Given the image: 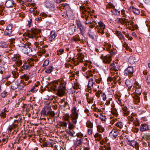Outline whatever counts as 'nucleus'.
I'll use <instances>...</instances> for the list:
<instances>
[{"mask_svg": "<svg viewBox=\"0 0 150 150\" xmlns=\"http://www.w3.org/2000/svg\"><path fill=\"white\" fill-rule=\"evenodd\" d=\"M86 125L87 127L89 128H92L93 127V123L90 120L88 121L86 123Z\"/></svg>", "mask_w": 150, "mask_h": 150, "instance_id": "39", "label": "nucleus"}, {"mask_svg": "<svg viewBox=\"0 0 150 150\" xmlns=\"http://www.w3.org/2000/svg\"><path fill=\"white\" fill-rule=\"evenodd\" d=\"M24 82V81L21 80L20 83L17 84V86L19 89H22L25 86V84L23 83Z\"/></svg>", "mask_w": 150, "mask_h": 150, "instance_id": "26", "label": "nucleus"}, {"mask_svg": "<svg viewBox=\"0 0 150 150\" xmlns=\"http://www.w3.org/2000/svg\"><path fill=\"white\" fill-rule=\"evenodd\" d=\"M32 66V64L30 65H25L24 64L23 66L22 67V69H24L25 70H28L30 69V67Z\"/></svg>", "mask_w": 150, "mask_h": 150, "instance_id": "42", "label": "nucleus"}, {"mask_svg": "<svg viewBox=\"0 0 150 150\" xmlns=\"http://www.w3.org/2000/svg\"><path fill=\"white\" fill-rule=\"evenodd\" d=\"M94 83V81L93 78L89 80L88 85V87L89 89H91L93 87Z\"/></svg>", "mask_w": 150, "mask_h": 150, "instance_id": "24", "label": "nucleus"}, {"mask_svg": "<svg viewBox=\"0 0 150 150\" xmlns=\"http://www.w3.org/2000/svg\"><path fill=\"white\" fill-rule=\"evenodd\" d=\"M53 69V68L52 66H49L45 71V72L47 74L50 73Z\"/></svg>", "mask_w": 150, "mask_h": 150, "instance_id": "35", "label": "nucleus"}, {"mask_svg": "<svg viewBox=\"0 0 150 150\" xmlns=\"http://www.w3.org/2000/svg\"><path fill=\"white\" fill-rule=\"evenodd\" d=\"M11 87L12 89L13 90L16 89L18 87V86H17V84L16 85V83L14 84L13 83H12L11 84Z\"/></svg>", "mask_w": 150, "mask_h": 150, "instance_id": "51", "label": "nucleus"}, {"mask_svg": "<svg viewBox=\"0 0 150 150\" xmlns=\"http://www.w3.org/2000/svg\"><path fill=\"white\" fill-rule=\"evenodd\" d=\"M41 115L42 116L44 117L46 115V110L43 109L41 111Z\"/></svg>", "mask_w": 150, "mask_h": 150, "instance_id": "48", "label": "nucleus"}, {"mask_svg": "<svg viewBox=\"0 0 150 150\" xmlns=\"http://www.w3.org/2000/svg\"><path fill=\"white\" fill-rule=\"evenodd\" d=\"M16 64L17 65V66H19L22 64V61L21 60L18 59L17 61L16 62Z\"/></svg>", "mask_w": 150, "mask_h": 150, "instance_id": "52", "label": "nucleus"}, {"mask_svg": "<svg viewBox=\"0 0 150 150\" xmlns=\"http://www.w3.org/2000/svg\"><path fill=\"white\" fill-rule=\"evenodd\" d=\"M122 110L123 111L124 114L126 115H127L129 114V112L128 111V109L126 107H124L122 108Z\"/></svg>", "mask_w": 150, "mask_h": 150, "instance_id": "36", "label": "nucleus"}, {"mask_svg": "<svg viewBox=\"0 0 150 150\" xmlns=\"http://www.w3.org/2000/svg\"><path fill=\"white\" fill-rule=\"evenodd\" d=\"M72 114L70 115V120L72 122L69 121V128L70 130H72V129L74 127V124L75 123V106H73L71 110Z\"/></svg>", "mask_w": 150, "mask_h": 150, "instance_id": "4", "label": "nucleus"}, {"mask_svg": "<svg viewBox=\"0 0 150 150\" xmlns=\"http://www.w3.org/2000/svg\"><path fill=\"white\" fill-rule=\"evenodd\" d=\"M35 20L38 22L42 20V18L40 16H38L37 17H35Z\"/></svg>", "mask_w": 150, "mask_h": 150, "instance_id": "60", "label": "nucleus"}, {"mask_svg": "<svg viewBox=\"0 0 150 150\" xmlns=\"http://www.w3.org/2000/svg\"><path fill=\"white\" fill-rule=\"evenodd\" d=\"M69 33L70 35L73 34L75 32V27L73 26H71L69 28Z\"/></svg>", "mask_w": 150, "mask_h": 150, "instance_id": "38", "label": "nucleus"}, {"mask_svg": "<svg viewBox=\"0 0 150 150\" xmlns=\"http://www.w3.org/2000/svg\"><path fill=\"white\" fill-rule=\"evenodd\" d=\"M135 94V96L134 97H133V99H134V100L135 102H136V103H139L140 102V97L139 96L135 95V94H136L135 93H134Z\"/></svg>", "mask_w": 150, "mask_h": 150, "instance_id": "37", "label": "nucleus"}, {"mask_svg": "<svg viewBox=\"0 0 150 150\" xmlns=\"http://www.w3.org/2000/svg\"><path fill=\"white\" fill-rule=\"evenodd\" d=\"M97 131L100 132L102 133L104 131V127L100 125H98L97 126Z\"/></svg>", "mask_w": 150, "mask_h": 150, "instance_id": "34", "label": "nucleus"}, {"mask_svg": "<svg viewBox=\"0 0 150 150\" xmlns=\"http://www.w3.org/2000/svg\"><path fill=\"white\" fill-rule=\"evenodd\" d=\"M130 8L132 10L134 14L137 15H139L140 13V11L139 9L135 8L133 6H131Z\"/></svg>", "mask_w": 150, "mask_h": 150, "instance_id": "25", "label": "nucleus"}, {"mask_svg": "<svg viewBox=\"0 0 150 150\" xmlns=\"http://www.w3.org/2000/svg\"><path fill=\"white\" fill-rule=\"evenodd\" d=\"M123 124L122 122H118L115 124V126L120 129L122 128L123 127Z\"/></svg>", "mask_w": 150, "mask_h": 150, "instance_id": "40", "label": "nucleus"}, {"mask_svg": "<svg viewBox=\"0 0 150 150\" xmlns=\"http://www.w3.org/2000/svg\"><path fill=\"white\" fill-rule=\"evenodd\" d=\"M41 30L36 28H32L27 33V35L29 38H37V34H39Z\"/></svg>", "mask_w": 150, "mask_h": 150, "instance_id": "3", "label": "nucleus"}, {"mask_svg": "<svg viewBox=\"0 0 150 150\" xmlns=\"http://www.w3.org/2000/svg\"><path fill=\"white\" fill-rule=\"evenodd\" d=\"M94 137L96 140L99 141L102 138L101 134L97 132L95 134Z\"/></svg>", "mask_w": 150, "mask_h": 150, "instance_id": "30", "label": "nucleus"}, {"mask_svg": "<svg viewBox=\"0 0 150 150\" xmlns=\"http://www.w3.org/2000/svg\"><path fill=\"white\" fill-rule=\"evenodd\" d=\"M48 84L52 89L57 91L58 95L59 96H63L66 90V82L63 81H54L49 83Z\"/></svg>", "mask_w": 150, "mask_h": 150, "instance_id": "1", "label": "nucleus"}, {"mask_svg": "<svg viewBox=\"0 0 150 150\" xmlns=\"http://www.w3.org/2000/svg\"><path fill=\"white\" fill-rule=\"evenodd\" d=\"M70 79L71 81V83L73 84V88L75 89V82L74 80L75 78V74L73 72H71L70 73Z\"/></svg>", "mask_w": 150, "mask_h": 150, "instance_id": "21", "label": "nucleus"}, {"mask_svg": "<svg viewBox=\"0 0 150 150\" xmlns=\"http://www.w3.org/2000/svg\"><path fill=\"white\" fill-rule=\"evenodd\" d=\"M102 92L100 90H99L96 93V95L98 97H100V94L101 95Z\"/></svg>", "mask_w": 150, "mask_h": 150, "instance_id": "50", "label": "nucleus"}, {"mask_svg": "<svg viewBox=\"0 0 150 150\" xmlns=\"http://www.w3.org/2000/svg\"><path fill=\"white\" fill-rule=\"evenodd\" d=\"M5 70V69L4 66L2 64H0V73L2 74Z\"/></svg>", "mask_w": 150, "mask_h": 150, "instance_id": "45", "label": "nucleus"}, {"mask_svg": "<svg viewBox=\"0 0 150 150\" xmlns=\"http://www.w3.org/2000/svg\"><path fill=\"white\" fill-rule=\"evenodd\" d=\"M67 133L70 136L72 137H74L75 136L74 135V133L75 132L73 130H70L69 131H68Z\"/></svg>", "mask_w": 150, "mask_h": 150, "instance_id": "44", "label": "nucleus"}, {"mask_svg": "<svg viewBox=\"0 0 150 150\" xmlns=\"http://www.w3.org/2000/svg\"><path fill=\"white\" fill-rule=\"evenodd\" d=\"M134 72V69L131 66H129L127 68L124 72V74L125 75L133 74Z\"/></svg>", "mask_w": 150, "mask_h": 150, "instance_id": "13", "label": "nucleus"}, {"mask_svg": "<svg viewBox=\"0 0 150 150\" xmlns=\"http://www.w3.org/2000/svg\"><path fill=\"white\" fill-rule=\"evenodd\" d=\"M135 114L132 113L128 116L127 119L129 121L132 122L135 119L136 120L134 121L133 123L135 124L137 126H139L140 125L139 121L137 118H135Z\"/></svg>", "mask_w": 150, "mask_h": 150, "instance_id": "10", "label": "nucleus"}, {"mask_svg": "<svg viewBox=\"0 0 150 150\" xmlns=\"http://www.w3.org/2000/svg\"><path fill=\"white\" fill-rule=\"evenodd\" d=\"M100 118L101 120L103 121H105L106 119V117L105 115L103 116V115L102 114H100Z\"/></svg>", "mask_w": 150, "mask_h": 150, "instance_id": "54", "label": "nucleus"}, {"mask_svg": "<svg viewBox=\"0 0 150 150\" xmlns=\"http://www.w3.org/2000/svg\"><path fill=\"white\" fill-rule=\"evenodd\" d=\"M143 137L144 139L146 140H150V133L145 134Z\"/></svg>", "mask_w": 150, "mask_h": 150, "instance_id": "41", "label": "nucleus"}, {"mask_svg": "<svg viewBox=\"0 0 150 150\" xmlns=\"http://www.w3.org/2000/svg\"><path fill=\"white\" fill-rule=\"evenodd\" d=\"M16 5L13 0H7L5 3L6 6L7 8H11Z\"/></svg>", "mask_w": 150, "mask_h": 150, "instance_id": "16", "label": "nucleus"}, {"mask_svg": "<svg viewBox=\"0 0 150 150\" xmlns=\"http://www.w3.org/2000/svg\"><path fill=\"white\" fill-rule=\"evenodd\" d=\"M57 35V34L55 33L54 31H52L50 33V37H51L49 38V39L50 40H52L55 38Z\"/></svg>", "mask_w": 150, "mask_h": 150, "instance_id": "32", "label": "nucleus"}, {"mask_svg": "<svg viewBox=\"0 0 150 150\" xmlns=\"http://www.w3.org/2000/svg\"><path fill=\"white\" fill-rule=\"evenodd\" d=\"M80 9L82 13L81 16V17L82 18H84L86 21H87V20L88 19V14L91 13V11H87V10L86 9L85 7L84 6H80Z\"/></svg>", "mask_w": 150, "mask_h": 150, "instance_id": "7", "label": "nucleus"}, {"mask_svg": "<svg viewBox=\"0 0 150 150\" xmlns=\"http://www.w3.org/2000/svg\"><path fill=\"white\" fill-rule=\"evenodd\" d=\"M33 50L30 46L27 45L23 49H22V52L25 54H30L32 52Z\"/></svg>", "mask_w": 150, "mask_h": 150, "instance_id": "12", "label": "nucleus"}, {"mask_svg": "<svg viewBox=\"0 0 150 150\" xmlns=\"http://www.w3.org/2000/svg\"><path fill=\"white\" fill-rule=\"evenodd\" d=\"M77 55L76 56L78 60L76 61V66L78 65L79 64V62H82L83 61V59L84 58V56L82 54V53H78L77 54Z\"/></svg>", "mask_w": 150, "mask_h": 150, "instance_id": "14", "label": "nucleus"}, {"mask_svg": "<svg viewBox=\"0 0 150 150\" xmlns=\"http://www.w3.org/2000/svg\"><path fill=\"white\" fill-rule=\"evenodd\" d=\"M106 7L107 8L109 9L111 8H114L115 7V6L113 5L112 3H109L106 5Z\"/></svg>", "mask_w": 150, "mask_h": 150, "instance_id": "47", "label": "nucleus"}, {"mask_svg": "<svg viewBox=\"0 0 150 150\" xmlns=\"http://www.w3.org/2000/svg\"><path fill=\"white\" fill-rule=\"evenodd\" d=\"M76 23L77 25V28H79L80 31V32L82 33L84 27L83 25L82 24L81 22L79 20H77Z\"/></svg>", "mask_w": 150, "mask_h": 150, "instance_id": "22", "label": "nucleus"}, {"mask_svg": "<svg viewBox=\"0 0 150 150\" xmlns=\"http://www.w3.org/2000/svg\"><path fill=\"white\" fill-rule=\"evenodd\" d=\"M111 113L113 115L116 117H117L118 115L117 110L116 108H115L111 109Z\"/></svg>", "mask_w": 150, "mask_h": 150, "instance_id": "31", "label": "nucleus"}, {"mask_svg": "<svg viewBox=\"0 0 150 150\" xmlns=\"http://www.w3.org/2000/svg\"><path fill=\"white\" fill-rule=\"evenodd\" d=\"M76 140V145L77 146H79L81 143V139L80 138L79 139H77Z\"/></svg>", "mask_w": 150, "mask_h": 150, "instance_id": "49", "label": "nucleus"}, {"mask_svg": "<svg viewBox=\"0 0 150 150\" xmlns=\"http://www.w3.org/2000/svg\"><path fill=\"white\" fill-rule=\"evenodd\" d=\"M112 99V98H109L107 100L105 104L107 105H109L110 104V101Z\"/></svg>", "mask_w": 150, "mask_h": 150, "instance_id": "62", "label": "nucleus"}, {"mask_svg": "<svg viewBox=\"0 0 150 150\" xmlns=\"http://www.w3.org/2000/svg\"><path fill=\"white\" fill-rule=\"evenodd\" d=\"M79 71H76V75L78 76V78L77 79H76V89H79L78 91L76 92V93H81V90L80 88V86L79 85V80H80V78L79 77Z\"/></svg>", "mask_w": 150, "mask_h": 150, "instance_id": "11", "label": "nucleus"}, {"mask_svg": "<svg viewBox=\"0 0 150 150\" xmlns=\"http://www.w3.org/2000/svg\"><path fill=\"white\" fill-rule=\"evenodd\" d=\"M98 25L96 26L95 28L97 29V32L98 33H100L101 34H103L104 33V30L105 29V24L102 21H100L98 22Z\"/></svg>", "mask_w": 150, "mask_h": 150, "instance_id": "6", "label": "nucleus"}, {"mask_svg": "<svg viewBox=\"0 0 150 150\" xmlns=\"http://www.w3.org/2000/svg\"><path fill=\"white\" fill-rule=\"evenodd\" d=\"M42 145L43 147H53V144H52L49 142L46 141L44 142L42 144Z\"/></svg>", "mask_w": 150, "mask_h": 150, "instance_id": "27", "label": "nucleus"}, {"mask_svg": "<svg viewBox=\"0 0 150 150\" xmlns=\"http://www.w3.org/2000/svg\"><path fill=\"white\" fill-rule=\"evenodd\" d=\"M116 21L118 23H120L122 24H124L125 23V18H117L116 19Z\"/></svg>", "mask_w": 150, "mask_h": 150, "instance_id": "29", "label": "nucleus"}, {"mask_svg": "<svg viewBox=\"0 0 150 150\" xmlns=\"http://www.w3.org/2000/svg\"><path fill=\"white\" fill-rule=\"evenodd\" d=\"M76 136L79 138V139H81L82 137H83V134H82L80 132H78L76 133Z\"/></svg>", "mask_w": 150, "mask_h": 150, "instance_id": "58", "label": "nucleus"}, {"mask_svg": "<svg viewBox=\"0 0 150 150\" xmlns=\"http://www.w3.org/2000/svg\"><path fill=\"white\" fill-rule=\"evenodd\" d=\"M104 146L105 148V150H110L111 149V148L109 146L105 145Z\"/></svg>", "mask_w": 150, "mask_h": 150, "instance_id": "64", "label": "nucleus"}, {"mask_svg": "<svg viewBox=\"0 0 150 150\" xmlns=\"http://www.w3.org/2000/svg\"><path fill=\"white\" fill-rule=\"evenodd\" d=\"M125 84L128 87V90L129 91L130 93L132 94V93H135L138 95L141 94L142 92V89L141 86L139 84L138 82H135L134 84V81L132 79H127L125 82Z\"/></svg>", "mask_w": 150, "mask_h": 150, "instance_id": "2", "label": "nucleus"}, {"mask_svg": "<svg viewBox=\"0 0 150 150\" xmlns=\"http://www.w3.org/2000/svg\"><path fill=\"white\" fill-rule=\"evenodd\" d=\"M49 63L50 61L48 59H46L44 61L42 66L44 67V69H46L45 67L49 65Z\"/></svg>", "mask_w": 150, "mask_h": 150, "instance_id": "43", "label": "nucleus"}, {"mask_svg": "<svg viewBox=\"0 0 150 150\" xmlns=\"http://www.w3.org/2000/svg\"><path fill=\"white\" fill-rule=\"evenodd\" d=\"M109 69L111 71H114L116 72V75L115 76H118V73L117 71L120 68V67L118 64L117 62H113L112 63L108 65Z\"/></svg>", "mask_w": 150, "mask_h": 150, "instance_id": "5", "label": "nucleus"}, {"mask_svg": "<svg viewBox=\"0 0 150 150\" xmlns=\"http://www.w3.org/2000/svg\"><path fill=\"white\" fill-rule=\"evenodd\" d=\"M119 133L118 131L116 129H113L110 134V135L112 138H116L118 136Z\"/></svg>", "mask_w": 150, "mask_h": 150, "instance_id": "18", "label": "nucleus"}, {"mask_svg": "<svg viewBox=\"0 0 150 150\" xmlns=\"http://www.w3.org/2000/svg\"><path fill=\"white\" fill-rule=\"evenodd\" d=\"M22 78L25 79L26 81L28 80L29 78V76L27 74H24L22 76Z\"/></svg>", "mask_w": 150, "mask_h": 150, "instance_id": "55", "label": "nucleus"}, {"mask_svg": "<svg viewBox=\"0 0 150 150\" xmlns=\"http://www.w3.org/2000/svg\"><path fill=\"white\" fill-rule=\"evenodd\" d=\"M149 129V126L147 124L143 123L141 124L140 130L142 132L147 131Z\"/></svg>", "mask_w": 150, "mask_h": 150, "instance_id": "19", "label": "nucleus"}, {"mask_svg": "<svg viewBox=\"0 0 150 150\" xmlns=\"http://www.w3.org/2000/svg\"><path fill=\"white\" fill-rule=\"evenodd\" d=\"M8 46V44L5 42L0 41V47L1 48H7Z\"/></svg>", "mask_w": 150, "mask_h": 150, "instance_id": "33", "label": "nucleus"}, {"mask_svg": "<svg viewBox=\"0 0 150 150\" xmlns=\"http://www.w3.org/2000/svg\"><path fill=\"white\" fill-rule=\"evenodd\" d=\"M93 133V130L91 128H89L88 129V134L90 135H91Z\"/></svg>", "mask_w": 150, "mask_h": 150, "instance_id": "59", "label": "nucleus"}, {"mask_svg": "<svg viewBox=\"0 0 150 150\" xmlns=\"http://www.w3.org/2000/svg\"><path fill=\"white\" fill-rule=\"evenodd\" d=\"M61 125L62 126L67 127V123L65 122H62L61 123Z\"/></svg>", "mask_w": 150, "mask_h": 150, "instance_id": "61", "label": "nucleus"}, {"mask_svg": "<svg viewBox=\"0 0 150 150\" xmlns=\"http://www.w3.org/2000/svg\"><path fill=\"white\" fill-rule=\"evenodd\" d=\"M86 99L87 102L89 103H93V98L87 97Z\"/></svg>", "mask_w": 150, "mask_h": 150, "instance_id": "53", "label": "nucleus"}, {"mask_svg": "<svg viewBox=\"0 0 150 150\" xmlns=\"http://www.w3.org/2000/svg\"><path fill=\"white\" fill-rule=\"evenodd\" d=\"M101 96L102 97V99L103 100L105 101L106 100V96L105 93L102 92L101 95Z\"/></svg>", "mask_w": 150, "mask_h": 150, "instance_id": "57", "label": "nucleus"}, {"mask_svg": "<svg viewBox=\"0 0 150 150\" xmlns=\"http://www.w3.org/2000/svg\"><path fill=\"white\" fill-rule=\"evenodd\" d=\"M89 32L87 33V35L91 39L94 40L96 38V36L95 35L94 32L91 31V30L90 29H89Z\"/></svg>", "mask_w": 150, "mask_h": 150, "instance_id": "23", "label": "nucleus"}, {"mask_svg": "<svg viewBox=\"0 0 150 150\" xmlns=\"http://www.w3.org/2000/svg\"><path fill=\"white\" fill-rule=\"evenodd\" d=\"M6 112H7V110L6 108H5L3 110H2L0 114V116L1 118H4L6 117Z\"/></svg>", "mask_w": 150, "mask_h": 150, "instance_id": "28", "label": "nucleus"}, {"mask_svg": "<svg viewBox=\"0 0 150 150\" xmlns=\"http://www.w3.org/2000/svg\"><path fill=\"white\" fill-rule=\"evenodd\" d=\"M100 58L102 60L103 62L105 64H110L112 60L111 56L110 54L105 55L103 54H102Z\"/></svg>", "mask_w": 150, "mask_h": 150, "instance_id": "8", "label": "nucleus"}, {"mask_svg": "<svg viewBox=\"0 0 150 150\" xmlns=\"http://www.w3.org/2000/svg\"><path fill=\"white\" fill-rule=\"evenodd\" d=\"M115 34L116 35L120 40L122 42H123L125 41V38L121 32L116 30L115 31Z\"/></svg>", "mask_w": 150, "mask_h": 150, "instance_id": "17", "label": "nucleus"}, {"mask_svg": "<svg viewBox=\"0 0 150 150\" xmlns=\"http://www.w3.org/2000/svg\"><path fill=\"white\" fill-rule=\"evenodd\" d=\"M128 142L127 144L129 145L132 146L134 148H138L139 146L138 143L135 141L134 140H130L127 141Z\"/></svg>", "mask_w": 150, "mask_h": 150, "instance_id": "15", "label": "nucleus"}, {"mask_svg": "<svg viewBox=\"0 0 150 150\" xmlns=\"http://www.w3.org/2000/svg\"><path fill=\"white\" fill-rule=\"evenodd\" d=\"M106 46H107L106 49L108 51L111 48V45L110 44H108L106 43Z\"/></svg>", "mask_w": 150, "mask_h": 150, "instance_id": "63", "label": "nucleus"}, {"mask_svg": "<svg viewBox=\"0 0 150 150\" xmlns=\"http://www.w3.org/2000/svg\"><path fill=\"white\" fill-rule=\"evenodd\" d=\"M138 61L137 58L134 56H131L129 58L128 61L131 64H134Z\"/></svg>", "mask_w": 150, "mask_h": 150, "instance_id": "20", "label": "nucleus"}, {"mask_svg": "<svg viewBox=\"0 0 150 150\" xmlns=\"http://www.w3.org/2000/svg\"><path fill=\"white\" fill-rule=\"evenodd\" d=\"M48 8H50L51 10H54L55 9V6L54 4L52 3L51 5H50V7H49Z\"/></svg>", "mask_w": 150, "mask_h": 150, "instance_id": "56", "label": "nucleus"}, {"mask_svg": "<svg viewBox=\"0 0 150 150\" xmlns=\"http://www.w3.org/2000/svg\"><path fill=\"white\" fill-rule=\"evenodd\" d=\"M52 3L49 1H46L45 2V5L47 8H48L49 7H50V5H51Z\"/></svg>", "mask_w": 150, "mask_h": 150, "instance_id": "46", "label": "nucleus"}, {"mask_svg": "<svg viewBox=\"0 0 150 150\" xmlns=\"http://www.w3.org/2000/svg\"><path fill=\"white\" fill-rule=\"evenodd\" d=\"M13 25L12 24H9L6 27V29L4 32V35L6 36L10 37L13 35L12 34V29Z\"/></svg>", "mask_w": 150, "mask_h": 150, "instance_id": "9", "label": "nucleus"}]
</instances>
